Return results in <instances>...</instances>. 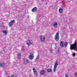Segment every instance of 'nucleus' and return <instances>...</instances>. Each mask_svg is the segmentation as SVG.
I'll use <instances>...</instances> for the list:
<instances>
[{
    "instance_id": "f257e3e1",
    "label": "nucleus",
    "mask_w": 77,
    "mask_h": 77,
    "mask_svg": "<svg viewBox=\"0 0 77 77\" xmlns=\"http://www.w3.org/2000/svg\"><path fill=\"white\" fill-rule=\"evenodd\" d=\"M70 49L71 50H74L75 51L77 50V41L75 42L73 44H72L70 45Z\"/></svg>"
},
{
    "instance_id": "f03ea898",
    "label": "nucleus",
    "mask_w": 77,
    "mask_h": 77,
    "mask_svg": "<svg viewBox=\"0 0 77 77\" xmlns=\"http://www.w3.org/2000/svg\"><path fill=\"white\" fill-rule=\"evenodd\" d=\"M59 32H57L56 33V34L55 36V39L56 41H58L59 40Z\"/></svg>"
},
{
    "instance_id": "7ed1b4c3",
    "label": "nucleus",
    "mask_w": 77,
    "mask_h": 77,
    "mask_svg": "<svg viewBox=\"0 0 77 77\" xmlns=\"http://www.w3.org/2000/svg\"><path fill=\"white\" fill-rule=\"evenodd\" d=\"M32 43H33V41H32V40H27L26 44L30 46L32 45Z\"/></svg>"
},
{
    "instance_id": "20e7f679",
    "label": "nucleus",
    "mask_w": 77,
    "mask_h": 77,
    "mask_svg": "<svg viewBox=\"0 0 77 77\" xmlns=\"http://www.w3.org/2000/svg\"><path fill=\"white\" fill-rule=\"evenodd\" d=\"M39 38L42 42H44V41H45V38L44 37V36L41 35L39 37Z\"/></svg>"
},
{
    "instance_id": "39448f33",
    "label": "nucleus",
    "mask_w": 77,
    "mask_h": 77,
    "mask_svg": "<svg viewBox=\"0 0 77 77\" xmlns=\"http://www.w3.org/2000/svg\"><path fill=\"white\" fill-rule=\"evenodd\" d=\"M15 23V20H11L10 22L9 23V25L10 27H12L14 25V23Z\"/></svg>"
},
{
    "instance_id": "423d86ee",
    "label": "nucleus",
    "mask_w": 77,
    "mask_h": 77,
    "mask_svg": "<svg viewBox=\"0 0 77 77\" xmlns=\"http://www.w3.org/2000/svg\"><path fill=\"white\" fill-rule=\"evenodd\" d=\"M57 63L56 62L54 66V72H56V68H57Z\"/></svg>"
},
{
    "instance_id": "0eeeda50",
    "label": "nucleus",
    "mask_w": 77,
    "mask_h": 77,
    "mask_svg": "<svg viewBox=\"0 0 77 77\" xmlns=\"http://www.w3.org/2000/svg\"><path fill=\"white\" fill-rule=\"evenodd\" d=\"M24 60V64H26L27 63H29V61L27 59H23Z\"/></svg>"
},
{
    "instance_id": "6e6552de",
    "label": "nucleus",
    "mask_w": 77,
    "mask_h": 77,
    "mask_svg": "<svg viewBox=\"0 0 77 77\" xmlns=\"http://www.w3.org/2000/svg\"><path fill=\"white\" fill-rule=\"evenodd\" d=\"M33 71L34 75H37V72H36V69H35V68H34L33 69Z\"/></svg>"
},
{
    "instance_id": "1a4fd4ad",
    "label": "nucleus",
    "mask_w": 77,
    "mask_h": 77,
    "mask_svg": "<svg viewBox=\"0 0 77 77\" xmlns=\"http://www.w3.org/2000/svg\"><path fill=\"white\" fill-rule=\"evenodd\" d=\"M38 8L36 7L34 8L33 9H32V12H35L37 11Z\"/></svg>"
},
{
    "instance_id": "9d476101",
    "label": "nucleus",
    "mask_w": 77,
    "mask_h": 77,
    "mask_svg": "<svg viewBox=\"0 0 77 77\" xmlns=\"http://www.w3.org/2000/svg\"><path fill=\"white\" fill-rule=\"evenodd\" d=\"M34 57V56H33V55L31 54L29 55V58L31 60H32V59H33Z\"/></svg>"
},
{
    "instance_id": "9b49d317",
    "label": "nucleus",
    "mask_w": 77,
    "mask_h": 77,
    "mask_svg": "<svg viewBox=\"0 0 77 77\" xmlns=\"http://www.w3.org/2000/svg\"><path fill=\"white\" fill-rule=\"evenodd\" d=\"M45 73V70H42L40 72V73L41 74H44Z\"/></svg>"
},
{
    "instance_id": "f8f14e48",
    "label": "nucleus",
    "mask_w": 77,
    "mask_h": 77,
    "mask_svg": "<svg viewBox=\"0 0 77 77\" xmlns=\"http://www.w3.org/2000/svg\"><path fill=\"white\" fill-rule=\"evenodd\" d=\"M53 26L54 27H57V22H55L53 25Z\"/></svg>"
},
{
    "instance_id": "ddd939ff",
    "label": "nucleus",
    "mask_w": 77,
    "mask_h": 77,
    "mask_svg": "<svg viewBox=\"0 0 77 77\" xmlns=\"http://www.w3.org/2000/svg\"><path fill=\"white\" fill-rule=\"evenodd\" d=\"M60 46L61 47H63V41H61L60 43Z\"/></svg>"
},
{
    "instance_id": "4468645a",
    "label": "nucleus",
    "mask_w": 77,
    "mask_h": 77,
    "mask_svg": "<svg viewBox=\"0 0 77 77\" xmlns=\"http://www.w3.org/2000/svg\"><path fill=\"white\" fill-rule=\"evenodd\" d=\"M2 32H3V33H4L5 35H7L8 33V32H7V31L5 30H3L2 31Z\"/></svg>"
},
{
    "instance_id": "2eb2a0df",
    "label": "nucleus",
    "mask_w": 77,
    "mask_h": 77,
    "mask_svg": "<svg viewBox=\"0 0 77 77\" xmlns=\"http://www.w3.org/2000/svg\"><path fill=\"white\" fill-rule=\"evenodd\" d=\"M17 57L18 59H21V54H17Z\"/></svg>"
},
{
    "instance_id": "dca6fc26",
    "label": "nucleus",
    "mask_w": 77,
    "mask_h": 77,
    "mask_svg": "<svg viewBox=\"0 0 77 77\" xmlns=\"http://www.w3.org/2000/svg\"><path fill=\"white\" fill-rule=\"evenodd\" d=\"M59 12L60 13H62V12H63V10L62 9L60 8L59 9Z\"/></svg>"
},
{
    "instance_id": "f3484780",
    "label": "nucleus",
    "mask_w": 77,
    "mask_h": 77,
    "mask_svg": "<svg viewBox=\"0 0 77 77\" xmlns=\"http://www.w3.org/2000/svg\"><path fill=\"white\" fill-rule=\"evenodd\" d=\"M48 72H51L52 70L51 69H47Z\"/></svg>"
},
{
    "instance_id": "a211bd4d",
    "label": "nucleus",
    "mask_w": 77,
    "mask_h": 77,
    "mask_svg": "<svg viewBox=\"0 0 77 77\" xmlns=\"http://www.w3.org/2000/svg\"><path fill=\"white\" fill-rule=\"evenodd\" d=\"M67 45H68V43L66 42H65L64 44V46L66 47L67 46Z\"/></svg>"
},
{
    "instance_id": "6ab92c4d",
    "label": "nucleus",
    "mask_w": 77,
    "mask_h": 77,
    "mask_svg": "<svg viewBox=\"0 0 77 77\" xmlns=\"http://www.w3.org/2000/svg\"><path fill=\"white\" fill-rule=\"evenodd\" d=\"M7 77H9V76H7ZM11 77H16V76L14 75H12L11 76Z\"/></svg>"
},
{
    "instance_id": "aec40b11",
    "label": "nucleus",
    "mask_w": 77,
    "mask_h": 77,
    "mask_svg": "<svg viewBox=\"0 0 77 77\" xmlns=\"http://www.w3.org/2000/svg\"><path fill=\"white\" fill-rule=\"evenodd\" d=\"M75 77H77V72H76L75 73Z\"/></svg>"
},
{
    "instance_id": "412c9836",
    "label": "nucleus",
    "mask_w": 77,
    "mask_h": 77,
    "mask_svg": "<svg viewBox=\"0 0 77 77\" xmlns=\"http://www.w3.org/2000/svg\"><path fill=\"white\" fill-rule=\"evenodd\" d=\"M72 55L73 56L75 57V54L74 53H73V54H72Z\"/></svg>"
},
{
    "instance_id": "4be33fe9",
    "label": "nucleus",
    "mask_w": 77,
    "mask_h": 77,
    "mask_svg": "<svg viewBox=\"0 0 77 77\" xmlns=\"http://www.w3.org/2000/svg\"><path fill=\"white\" fill-rule=\"evenodd\" d=\"M0 67H2V64L0 63Z\"/></svg>"
},
{
    "instance_id": "5701e85b",
    "label": "nucleus",
    "mask_w": 77,
    "mask_h": 77,
    "mask_svg": "<svg viewBox=\"0 0 77 77\" xmlns=\"http://www.w3.org/2000/svg\"><path fill=\"white\" fill-rule=\"evenodd\" d=\"M65 77H68V75H67V74H66V75H65Z\"/></svg>"
},
{
    "instance_id": "b1692460",
    "label": "nucleus",
    "mask_w": 77,
    "mask_h": 77,
    "mask_svg": "<svg viewBox=\"0 0 77 77\" xmlns=\"http://www.w3.org/2000/svg\"><path fill=\"white\" fill-rule=\"evenodd\" d=\"M3 64H5V63H3Z\"/></svg>"
}]
</instances>
